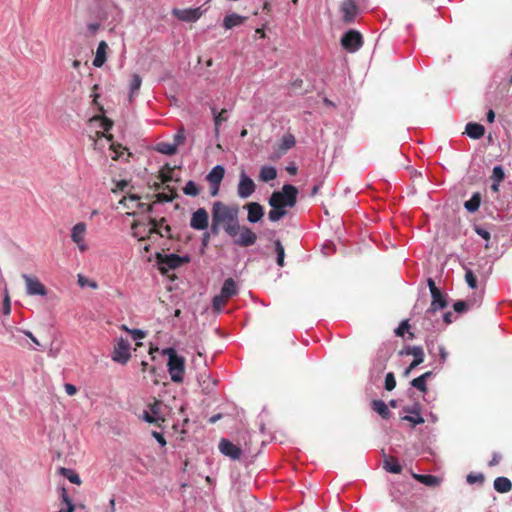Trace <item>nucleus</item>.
<instances>
[{"mask_svg":"<svg viewBox=\"0 0 512 512\" xmlns=\"http://www.w3.org/2000/svg\"><path fill=\"white\" fill-rule=\"evenodd\" d=\"M140 197L138 195H129V196H125L123 197L121 200H120V204L123 205L125 208L127 209H131V210H134V206H130L128 204V202H135L136 204V208L137 209H141L142 211H144L145 209V206L146 204L145 203H142L140 201Z\"/></svg>","mask_w":512,"mask_h":512,"instance_id":"bb28decb","label":"nucleus"},{"mask_svg":"<svg viewBox=\"0 0 512 512\" xmlns=\"http://www.w3.org/2000/svg\"><path fill=\"white\" fill-rule=\"evenodd\" d=\"M78 284L81 287L89 286L92 289H96L98 287L97 283L95 281L89 280L88 278L78 275Z\"/></svg>","mask_w":512,"mask_h":512,"instance_id":"5fc2aeb1","label":"nucleus"},{"mask_svg":"<svg viewBox=\"0 0 512 512\" xmlns=\"http://www.w3.org/2000/svg\"><path fill=\"white\" fill-rule=\"evenodd\" d=\"M172 14L179 20L184 22H195L197 21L203 14V11L200 7L198 8H188V9H173Z\"/></svg>","mask_w":512,"mask_h":512,"instance_id":"2eb2a0df","label":"nucleus"},{"mask_svg":"<svg viewBox=\"0 0 512 512\" xmlns=\"http://www.w3.org/2000/svg\"><path fill=\"white\" fill-rule=\"evenodd\" d=\"M244 208L247 210V220L250 223L259 222L264 216V208L257 202H249Z\"/></svg>","mask_w":512,"mask_h":512,"instance_id":"a211bd4d","label":"nucleus"},{"mask_svg":"<svg viewBox=\"0 0 512 512\" xmlns=\"http://www.w3.org/2000/svg\"><path fill=\"white\" fill-rule=\"evenodd\" d=\"M59 472L62 476L66 477L71 483L80 485L81 479L79 475L72 469L61 467Z\"/></svg>","mask_w":512,"mask_h":512,"instance_id":"e433bc0d","label":"nucleus"},{"mask_svg":"<svg viewBox=\"0 0 512 512\" xmlns=\"http://www.w3.org/2000/svg\"><path fill=\"white\" fill-rule=\"evenodd\" d=\"M401 354L412 355L414 357V360H412L404 372L405 376H408L413 369L423 363L425 357L423 348L421 346H408L403 349Z\"/></svg>","mask_w":512,"mask_h":512,"instance_id":"1a4fd4ad","label":"nucleus"},{"mask_svg":"<svg viewBox=\"0 0 512 512\" xmlns=\"http://www.w3.org/2000/svg\"><path fill=\"white\" fill-rule=\"evenodd\" d=\"M465 269V281L471 289L477 288V278L471 269L464 267Z\"/></svg>","mask_w":512,"mask_h":512,"instance_id":"37998d69","label":"nucleus"},{"mask_svg":"<svg viewBox=\"0 0 512 512\" xmlns=\"http://www.w3.org/2000/svg\"><path fill=\"white\" fill-rule=\"evenodd\" d=\"M246 17L238 15V14H230L225 16L223 20V26L226 29H232L235 26H239L246 21Z\"/></svg>","mask_w":512,"mask_h":512,"instance_id":"b1692460","label":"nucleus"},{"mask_svg":"<svg viewBox=\"0 0 512 512\" xmlns=\"http://www.w3.org/2000/svg\"><path fill=\"white\" fill-rule=\"evenodd\" d=\"M166 190H168V193L161 192L156 194V200L157 202H171L173 201L178 195L173 187H170L169 185H166Z\"/></svg>","mask_w":512,"mask_h":512,"instance_id":"473e14b6","label":"nucleus"},{"mask_svg":"<svg viewBox=\"0 0 512 512\" xmlns=\"http://www.w3.org/2000/svg\"><path fill=\"white\" fill-rule=\"evenodd\" d=\"M163 354L168 357L167 367L171 380L174 383H182L185 373V358L177 354L174 348H166Z\"/></svg>","mask_w":512,"mask_h":512,"instance_id":"7ed1b4c3","label":"nucleus"},{"mask_svg":"<svg viewBox=\"0 0 512 512\" xmlns=\"http://www.w3.org/2000/svg\"><path fill=\"white\" fill-rule=\"evenodd\" d=\"M209 225V215L204 208L196 210L191 217L190 226L195 230H204Z\"/></svg>","mask_w":512,"mask_h":512,"instance_id":"dca6fc26","label":"nucleus"},{"mask_svg":"<svg viewBox=\"0 0 512 512\" xmlns=\"http://www.w3.org/2000/svg\"><path fill=\"white\" fill-rule=\"evenodd\" d=\"M470 305L471 304H470L469 301H457V302L454 303L453 309L457 313H464V312H466L468 310Z\"/></svg>","mask_w":512,"mask_h":512,"instance_id":"8fccbe9b","label":"nucleus"},{"mask_svg":"<svg viewBox=\"0 0 512 512\" xmlns=\"http://www.w3.org/2000/svg\"><path fill=\"white\" fill-rule=\"evenodd\" d=\"M403 410L406 413L412 414L405 415L402 418V420L410 422L412 427L424 423V418L420 414V407L418 405H414L413 407H404Z\"/></svg>","mask_w":512,"mask_h":512,"instance_id":"aec40b11","label":"nucleus"},{"mask_svg":"<svg viewBox=\"0 0 512 512\" xmlns=\"http://www.w3.org/2000/svg\"><path fill=\"white\" fill-rule=\"evenodd\" d=\"M502 456L499 453H493L492 459L489 461V466H496L500 463Z\"/></svg>","mask_w":512,"mask_h":512,"instance_id":"e2e57ef3","label":"nucleus"},{"mask_svg":"<svg viewBox=\"0 0 512 512\" xmlns=\"http://www.w3.org/2000/svg\"><path fill=\"white\" fill-rule=\"evenodd\" d=\"M466 480L469 484H475V483L482 484L485 480V477L482 473H478V474L471 473V474L467 475Z\"/></svg>","mask_w":512,"mask_h":512,"instance_id":"603ef678","label":"nucleus"},{"mask_svg":"<svg viewBox=\"0 0 512 512\" xmlns=\"http://www.w3.org/2000/svg\"><path fill=\"white\" fill-rule=\"evenodd\" d=\"M174 168L171 167L169 164H166L159 172V179L163 184H166L170 181H172V172Z\"/></svg>","mask_w":512,"mask_h":512,"instance_id":"58836bf2","label":"nucleus"},{"mask_svg":"<svg viewBox=\"0 0 512 512\" xmlns=\"http://www.w3.org/2000/svg\"><path fill=\"white\" fill-rule=\"evenodd\" d=\"M339 9L342 14V21L346 24L354 22L359 14V7L355 0H343Z\"/></svg>","mask_w":512,"mask_h":512,"instance_id":"6e6552de","label":"nucleus"},{"mask_svg":"<svg viewBox=\"0 0 512 512\" xmlns=\"http://www.w3.org/2000/svg\"><path fill=\"white\" fill-rule=\"evenodd\" d=\"M156 151L165 155H173L177 151V143L160 142L156 145Z\"/></svg>","mask_w":512,"mask_h":512,"instance_id":"c9c22d12","label":"nucleus"},{"mask_svg":"<svg viewBox=\"0 0 512 512\" xmlns=\"http://www.w3.org/2000/svg\"><path fill=\"white\" fill-rule=\"evenodd\" d=\"M221 292L229 299L235 296L238 293L235 281L232 278H227L223 283Z\"/></svg>","mask_w":512,"mask_h":512,"instance_id":"2f4dec72","label":"nucleus"},{"mask_svg":"<svg viewBox=\"0 0 512 512\" xmlns=\"http://www.w3.org/2000/svg\"><path fill=\"white\" fill-rule=\"evenodd\" d=\"M297 196L298 189L291 184H285L280 191L271 194L268 202L272 208H293L297 203Z\"/></svg>","mask_w":512,"mask_h":512,"instance_id":"f03ea898","label":"nucleus"},{"mask_svg":"<svg viewBox=\"0 0 512 512\" xmlns=\"http://www.w3.org/2000/svg\"><path fill=\"white\" fill-rule=\"evenodd\" d=\"M413 477L418 482L429 487H436L440 484V479L434 475L414 474Z\"/></svg>","mask_w":512,"mask_h":512,"instance_id":"c85d7f7f","label":"nucleus"},{"mask_svg":"<svg viewBox=\"0 0 512 512\" xmlns=\"http://www.w3.org/2000/svg\"><path fill=\"white\" fill-rule=\"evenodd\" d=\"M165 221H166L165 218H162L159 221L154 219V218H150V220H149V227H148L149 234L157 233L161 237H163L164 234L159 231V228L162 227V225H163V223Z\"/></svg>","mask_w":512,"mask_h":512,"instance_id":"ea45409f","label":"nucleus"},{"mask_svg":"<svg viewBox=\"0 0 512 512\" xmlns=\"http://www.w3.org/2000/svg\"><path fill=\"white\" fill-rule=\"evenodd\" d=\"M92 120H100L101 121V127L104 131H109L113 127V122L105 117H94Z\"/></svg>","mask_w":512,"mask_h":512,"instance_id":"6e6d98bb","label":"nucleus"},{"mask_svg":"<svg viewBox=\"0 0 512 512\" xmlns=\"http://www.w3.org/2000/svg\"><path fill=\"white\" fill-rule=\"evenodd\" d=\"M364 44L363 37L356 30H349L341 38L342 47L348 52L358 51Z\"/></svg>","mask_w":512,"mask_h":512,"instance_id":"39448f33","label":"nucleus"},{"mask_svg":"<svg viewBox=\"0 0 512 512\" xmlns=\"http://www.w3.org/2000/svg\"><path fill=\"white\" fill-rule=\"evenodd\" d=\"M384 469L391 473H401L402 472V466L400 465L397 458L390 456L386 457L384 460Z\"/></svg>","mask_w":512,"mask_h":512,"instance_id":"c756f323","label":"nucleus"},{"mask_svg":"<svg viewBox=\"0 0 512 512\" xmlns=\"http://www.w3.org/2000/svg\"><path fill=\"white\" fill-rule=\"evenodd\" d=\"M277 177V169L273 166H262L259 172V180L262 182H269Z\"/></svg>","mask_w":512,"mask_h":512,"instance_id":"393cba45","label":"nucleus"},{"mask_svg":"<svg viewBox=\"0 0 512 512\" xmlns=\"http://www.w3.org/2000/svg\"><path fill=\"white\" fill-rule=\"evenodd\" d=\"M465 133L472 139H480L485 133V128L478 123H468L465 128Z\"/></svg>","mask_w":512,"mask_h":512,"instance_id":"5701e85b","label":"nucleus"},{"mask_svg":"<svg viewBox=\"0 0 512 512\" xmlns=\"http://www.w3.org/2000/svg\"><path fill=\"white\" fill-rule=\"evenodd\" d=\"M190 261L189 256H179L177 254H156V262L161 274L166 275L170 270H174Z\"/></svg>","mask_w":512,"mask_h":512,"instance_id":"20e7f679","label":"nucleus"},{"mask_svg":"<svg viewBox=\"0 0 512 512\" xmlns=\"http://www.w3.org/2000/svg\"><path fill=\"white\" fill-rule=\"evenodd\" d=\"M432 302L430 308L426 311V314L434 313L439 309H443L447 306V301L440 290L432 291L431 294Z\"/></svg>","mask_w":512,"mask_h":512,"instance_id":"412c9836","label":"nucleus"},{"mask_svg":"<svg viewBox=\"0 0 512 512\" xmlns=\"http://www.w3.org/2000/svg\"><path fill=\"white\" fill-rule=\"evenodd\" d=\"M64 388H65V391L66 393L69 395V396H73L77 393V388L75 385L73 384H70V383H66L64 385Z\"/></svg>","mask_w":512,"mask_h":512,"instance_id":"680f3d73","label":"nucleus"},{"mask_svg":"<svg viewBox=\"0 0 512 512\" xmlns=\"http://www.w3.org/2000/svg\"><path fill=\"white\" fill-rule=\"evenodd\" d=\"M141 371L142 373L148 372L150 375L156 374V367L155 366H149L146 361L141 362Z\"/></svg>","mask_w":512,"mask_h":512,"instance_id":"13d9d810","label":"nucleus"},{"mask_svg":"<svg viewBox=\"0 0 512 512\" xmlns=\"http://www.w3.org/2000/svg\"><path fill=\"white\" fill-rule=\"evenodd\" d=\"M296 144L295 137L292 134H285L277 147L274 149L270 159L276 161L287 153L288 150L293 148Z\"/></svg>","mask_w":512,"mask_h":512,"instance_id":"f8f14e48","label":"nucleus"},{"mask_svg":"<svg viewBox=\"0 0 512 512\" xmlns=\"http://www.w3.org/2000/svg\"><path fill=\"white\" fill-rule=\"evenodd\" d=\"M2 311L4 315H9L11 312V300L8 290L5 289Z\"/></svg>","mask_w":512,"mask_h":512,"instance_id":"3c124183","label":"nucleus"},{"mask_svg":"<svg viewBox=\"0 0 512 512\" xmlns=\"http://www.w3.org/2000/svg\"><path fill=\"white\" fill-rule=\"evenodd\" d=\"M396 386L395 376L392 372L386 374L385 377V389L387 391H392Z\"/></svg>","mask_w":512,"mask_h":512,"instance_id":"09e8293b","label":"nucleus"},{"mask_svg":"<svg viewBox=\"0 0 512 512\" xmlns=\"http://www.w3.org/2000/svg\"><path fill=\"white\" fill-rule=\"evenodd\" d=\"M142 84V78L138 74H133L130 81V95L129 100L132 101L134 95L138 92Z\"/></svg>","mask_w":512,"mask_h":512,"instance_id":"4c0bfd02","label":"nucleus"},{"mask_svg":"<svg viewBox=\"0 0 512 512\" xmlns=\"http://www.w3.org/2000/svg\"><path fill=\"white\" fill-rule=\"evenodd\" d=\"M122 329L131 334L134 340L145 338V333L140 329H129L126 325H122Z\"/></svg>","mask_w":512,"mask_h":512,"instance_id":"de8ad7c7","label":"nucleus"},{"mask_svg":"<svg viewBox=\"0 0 512 512\" xmlns=\"http://www.w3.org/2000/svg\"><path fill=\"white\" fill-rule=\"evenodd\" d=\"M275 253H276V263L279 267H283L285 265V248L282 242L279 239L274 241Z\"/></svg>","mask_w":512,"mask_h":512,"instance_id":"72a5a7b5","label":"nucleus"},{"mask_svg":"<svg viewBox=\"0 0 512 512\" xmlns=\"http://www.w3.org/2000/svg\"><path fill=\"white\" fill-rule=\"evenodd\" d=\"M225 175V169L221 165L215 166L207 175V180L212 186H215V192H211L213 196L217 195L219 190V185L223 180Z\"/></svg>","mask_w":512,"mask_h":512,"instance_id":"6ab92c4d","label":"nucleus"},{"mask_svg":"<svg viewBox=\"0 0 512 512\" xmlns=\"http://www.w3.org/2000/svg\"><path fill=\"white\" fill-rule=\"evenodd\" d=\"M475 231H476V233H477L479 236H481V237H482V238H484L485 240H489V239H490V233H489L487 230H485V229H483V228H481V227H476V228H475Z\"/></svg>","mask_w":512,"mask_h":512,"instance_id":"0e129e2a","label":"nucleus"},{"mask_svg":"<svg viewBox=\"0 0 512 512\" xmlns=\"http://www.w3.org/2000/svg\"><path fill=\"white\" fill-rule=\"evenodd\" d=\"M219 450L223 455L232 460H239L242 456L241 448L227 439H222L220 441Z\"/></svg>","mask_w":512,"mask_h":512,"instance_id":"f3484780","label":"nucleus"},{"mask_svg":"<svg viewBox=\"0 0 512 512\" xmlns=\"http://www.w3.org/2000/svg\"><path fill=\"white\" fill-rule=\"evenodd\" d=\"M111 357L112 360L117 363L126 364L131 357L129 341L124 338H119L114 345Z\"/></svg>","mask_w":512,"mask_h":512,"instance_id":"423d86ee","label":"nucleus"},{"mask_svg":"<svg viewBox=\"0 0 512 512\" xmlns=\"http://www.w3.org/2000/svg\"><path fill=\"white\" fill-rule=\"evenodd\" d=\"M494 489L499 493H508L512 489V482L507 477H497L494 480Z\"/></svg>","mask_w":512,"mask_h":512,"instance_id":"a878e982","label":"nucleus"},{"mask_svg":"<svg viewBox=\"0 0 512 512\" xmlns=\"http://www.w3.org/2000/svg\"><path fill=\"white\" fill-rule=\"evenodd\" d=\"M86 229L87 227L84 222L75 224L71 229V239L82 252L86 251L88 248L85 243Z\"/></svg>","mask_w":512,"mask_h":512,"instance_id":"ddd939ff","label":"nucleus"},{"mask_svg":"<svg viewBox=\"0 0 512 512\" xmlns=\"http://www.w3.org/2000/svg\"><path fill=\"white\" fill-rule=\"evenodd\" d=\"M23 279L26 284V293L28 295H40L46 296L47 289L36 277H31L27 274H23Z\"/></svg>","mask_w":512,"mask_h":512,"instance_id":"4468645a","label":"nucleus"},{"mask_svg":"<svg viewBox=\"0 0 512 512\" xmlns=\"http://www.w3.org/2000/svg\"><path fill=\"white\" fill-rule=\"evenodd\" d=\"M228 300L229 298L227 296H224V294L221 292L219 295H216L213 298V308L216 311H221L228 302Z\"/></svg>","mask_w":512,"mask_h":512,"instance_id":"a19ab883","label":"nucleus"},{"mask_svg":"<svg viewBox=\"0 0 512 512\" xmlns=\"http://www.w3.org/2000/svg\"><path fill=\"white\" fill-rule=\"evenodd\" d=\"M183 192L189 196H197L200 193V190L195 184V182L190 180L186 183L185 187L183 188Z\"/></svg>","mask_w":512,"mask_h":512,"instance_id":"c03bdc74","label":"nucleus"},{"mask_svg":"<svg viewBox=\"0 0 512 512\" xmlns=\"http://www.w3.org/2000/svg\"><path fill=\"white\" fill-rule=\"evenodd\" d=\"M197 382L201 388V392L205 395H210L215 391L218 381L212 378L207 369L199 372L197 375Z\"/></svg>","mask_w":512,"mask_h":512,"instance_id":"9d476101","label":"nucleus"},{"mask_svg":"<svg viewBox=\"0 0 512 512\" xmlns=\"http://www.w3.org/2000/svg\"><path fill=\"white\" fill-rule=\"evenodd\" d=\"M150 410H151V413L153 416L155 417H160L159 416V412H160V402L158 401H155L153 404L150 405Z\"/></svg>","mask_w":512,"mask_h":512,"instance_id":"052dcab7","label":"nucleus"},{"mask_svg":"<svg viewBox=\"0 0 512 512\" xmlns=\"http://www.w3.org/2000/svg\"><path fill=\"white\" fill-rule=\"evenodd\" d=\"M287 214V211L282 208H272L268 213V218L272 222H277Z\"/></svg>","mask_w":512,"mask_h":512,"instance_id":"79ce46f5","label":"nucleus"},{"mask_svg":"<svg viewBox=\"0 0 512 512\" xmlns=\"http://www.w3.org/2000/svg\"><path fill=\"white\" fill-rule=\"evenodd\" d=\"M372 409L377 412L383 419H389L391 412L383 400H373Z\"/></svg>","mask_w":512,"mask_h":512,"instance_id":"cd10ccee","label":"nucleus"},{"mask_svg":"<svg viewBox=\"0 0 512 512\" xmlns=\"http://www.w3.org/2000/svg\"><path fill=\"white\" fill-rule=\"evenodd\" d=\"M152 435L153 437L157 440V442L161 445V446H165L166 445V440L163 436V434L159 433V432H156V431H153L152 432Z\"/></svg>","mask_w":512,"mask_h":512,"instance_id":"69168bd1","label":"nucleus"},{"mask_svg":"<svg viewBox=\"0 0 512 512\" xmlns=\"http://www.w3.org/2000/svg\"><path fill=\"white\" fill-rule=\"evenodd\" d=\"M505 177L504 170L501 166H495L492 171L491 178L493 181L500 183Z\"/></svg>","mask_w":512,"mask_h":512,"instance_id":"49530a36","label":"nucleus"},{"mask_svg":"<svg viewBox=\"0 0 512 512\" xmlns=\"http://www.w3.org/2000/svg\"><path fill=\"white\" fill-rule=\"evenodd\" d=\"M256 189L254 181L244 172L240 173V179L237 186V194L240 198L246 199L250 197Z\"/></svg>","mask_w":512,"mask_h":512,"instance_id":"9b49d317","label":"nucleus"},{"mask_svg":"<svg viewBox=\"0 0 512 512\" xmlns=\"http://www.w3.org/2000/svg\"><path fill=\"white\" fill-rule=\"evenodd\" d=\"M143 418L148 423L155 424V425H157L159 427L161 426L160 422H164V418H162V417H155V416H153L152 414H150L147 411L144 412Z\"/></svg>","mask_w":512,"mask_h":512,"instance_id":"864d4df0","label":"nucleus"},{"mask_svg":"<svg viewBox=\"0 0 512 512\" xmlns=\"http://www.w3.org/2000/svg\"><path fill=\"white\" fill-rule=\"evenodd\" d=\"M107 50H108L107 43L105 41H101L98 44V47H97V50H96V55H95V58L93 60V65L95 67H97V68L102 67L103 64L106 62Z\"/></svg>","mask_w":512,"mask_h":512,"instance_id":"4be33fe9","label":"nucleus"},{"mask_svg":"<svg viewBox=\"0 0 512 512\" xmlns=\"http://www.w3.org/2000/svg\"><path fill=\"white\" fill-rule=\"evenodd\" d=\"M222 227L219 222L214 220V216L212 215V224H211V233L217 235L219 233V228Z\"/></svg>","mask_w":512,"mask_h":512,"instance_id":"338daca9","label":"nucleus"},{"mask_svg":"<svg viewBox=\"0 0 512 512\" xmlns=\"http://www.w3.org/2000/svg\"><path fill=\"white\" fill-rule=\"evenodd\" d=\"M431 376H432V371H427L424 374L420 375L419 377L413 379L411 381V385L414 388L420 390L421 392H426L427 391L426 381Z\"/></svg>","mask_w":512,"mask_h":512,"instance_id":"7c9ffc66","label":"nucleus"},{"mask_svg":"<svg viewBox=\"0 0 512 512\" xmlns=\"http://www.w3.org/2000/svg\"><path fill=\"white\" fill-rule=\"evenodd\" d=\"M234 244L241 247H249L256 243L257 235L247 226H241L239 224V230L236 232Z\"/></svg>","mask_w":512,"mask_h":512,"instance_id":"0eeeda50","label":"nucleus"},{"mask_svg":"<svg viewBox=\"0 0 512 512\" xmlns=\"http://www.w3.org/2000/svg\"><path fill=\"white\" fill-rule=\"evenodd\" d=\"M185 140L184 129L181 128L174 136V143H177V147L182 144Z\"/></svg>","mask_w":512,"mask_h":512,"instance_id":"bf43d9fd","label":"nucleus"},{"mask_svg":"<svg viewBox=\"0 0 512 512\" xmlns=\"http://www.w3.org/2000/svg\"><path fill=\"white\" fill-rule=\"evenodd\" d=\"M480 204H481V194L476 192L472 195V197L469 200H467L464 203V207L469 212H475L479 209Z\"/></svg>","mask_w":512,"mask_h":512,"instance_id":"f704fd0d","label":"nucleus"},{"mask_svg":"<svg viewBox=\"0 0 512 512\" xmlns=\"http://www.w3.org/2000/svg\"><path fill=\"white\" fill-rule=\"evenodd\" d=\"M239 208L237 205H226L217 201L212 206L214 220L219 222L224 231L232 238L236 237L239 230Z\"/></svg>","mask_w":512,"mask_h":512,"instance_id":"f257e3e1","label":"nucleus"},{"mask_svg":"<svg viewBox=\"0 0 512 512\" xmlns=\"http://www.w3.org/2000/svg\"><path fill=\"white\" fill-rule=\"evenodd\" d=\"M410 328V325L407 320H404L400 323L398 328L395 330V334L397 336L403 337L405 334V331H407Z\"/></svg>","mask_w":512,"mask_h":512,"instance_id":"4d7b16f0","label":"nucleus"},{"mask_svg":"<svg viewBox=\"0 0 512 512\" xmlns=\"http://www.w3.org/2000/svg\"><path fill=\"white\" fill-rule=\"evenodd\" d=\"M439 356L442 362H445L448 357V352L444 347H439Z\"/></svg>","mask_w":512,"mask_h":512,"instance_id":"774afa93","label":"nucleus"},{"mask_svg":"<svg viewBox=\"0 0 512 512\" xmlns=\"http://www.w3.org/2000/svg\"><path fill=\"white\" fill-rule=\"evenodd\" d=\"M212 112L214 114V122H215L216 130H218V127L220 126V124L227 120V118L225 116L227 110L222 109L221 112L216 113V109H212Z\"/></svg>","mask_w":512,"mask_h":512,"instance_id":"a18cd8bd","label":"nucleus"}]
</instances>
